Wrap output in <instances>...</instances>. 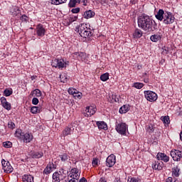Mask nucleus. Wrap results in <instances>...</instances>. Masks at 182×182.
Returning a JSON list of instances; mask_svg holds the SVG:
<instances>
[{
  "mask_svg": "<svg viewBox=\"0 0 182 182\" xmlns=\"http://www.w3.org/2000/svg\"><path fill=\"white\" fill-rule=\"evenodd\" d=\"M138 26L145 32H154L157 29V23L146 14H142L137 19Z\"/></svg>",
  "mask_w": 182,
  "mask_h": 182,
  "instance_id": "nucleus-1",
  "label": "nucleus"
},
{
  "mask_svg": "<svg viewBox=\"0 0 182 182\" xmlns=\"http://www.w3.org/2000/svg\"><path fill=\"white\" fill-rule=\"evenodd\" d=\"M156 18L158 21H163L165 25H170L174 22L176 18L170 12H164V10L159 9L156 14Z\"/></svg>",
  "mask_w": 182,
  "mask_h": 182,
  "instance_id": "nucleus-2",
  "label": "nucleus"
},
{
  "mask_svg": "<svg viewBox=\"0 0 182 182\" xmlns=\"http://www.w3.org/2000/svg\"><path fill=\"white\" fill-rule=\"evenodd\" d=\"M78 33L81 38H89L91 35L90 28L86 26V24L82 23L78 27Z\"/></svg>",
  "mask_w": 182,
  "mask_h": 182,
  "instance_id": "nucleus-3",
  "label": "nucleus"
},
{
  "mask_svg": "<svg viewBox=\"0 0 182 182\" xmlns=\"http://www.w3.org/2000/svg\"><path fill=\"white\" fill-rule=\"evenodd\" d=\"M144 95L148 102H156L158 99L157 94L151 90L144 91Z\"/></svg>",
  "mask_w": 182,
  "mask_h": 182,
  "instance_id": "nucleus-4",
  "label": "nucleus"
},
{
  "mask_svg": "<svg viewBox=\"0 0 182 182\" xmlns=\"http://www.w3.org/2000/svg\"><path fill=\"white\" fill-rule=\"evenodd\" d=\"M128 126L126 123L124 122H121L119 124H117L116 125V130L117 132V133H119V134H122L123 136H126V131L128 129Z\"/></svg>",
  "mask_w": 182,
  "mask_h": 182,
  "instance_id": "nucleus-5",
  "label": "nucleus"
},
{
  "mask_svg": "<svg viewBox=\"0 0 182 182\" xmlns=\"http://www.w3.org/2000/svg\"><path fill=\"white\" fill-rule=\"evenodd\" d=\"M51 66L53 68H58L59 69H63V68H66V62L63 59H55L51 63Z\"/></svg>",
  "mask_w": 182,
  "mask_h": 182,
  "instance_id": "nucleus-6",
  "label": "nucleus"
},
{
  "mask_svg": "<svg viewBox=\"0 0 182 182\" xmlns=\"http://www.w3.org/2000/svg\"><path fill=\"white\" fill-rule=\"evenodd\" d=\"M97 109L95 106H88L85 107V109L84 110L83 114L85 117H92L95 113H96V111Z\"/></svg>",
  "mask_w": 182,
  "mask_h": 182,
  "instance_id": "nucleus-7",
  "label": "nucleus"
},
{
  "mask_svg": "<svg viewBox=\"0 0 182 182\" xmlns=\"http://www.w3.org/2000/svg\"><path fill=\"white\" fill-rule=\"evenodd\" d=\"M1 164L4 173L9 174L10 173H12L14 171V168L12 167V166H11L9 161H5V159H2Z\"/></svg>",
  "mask_w": 182,
  "mask_h": 182,
  "instance_id": "nucleus-8",
  "label": "nucleus"
},
{
  "mask_svg": "<svg viewBox=\"0 0 182 182\" xmlns=\"http://www.w3.org/2000/svg\"><path fill=\"white\" fill-rule=\"evenodd\" d=\"M170 154L174 161H180L182 159V151L173 149Z\"/></svg>",
  "mask_w": 182,
  "mask_h": 182,
  "instance_id": "nucleus-9",
  "label": "nucleus"
},
{
  "mask_svg": "<svg viewBox=\"0 0 182 182\" xmlns=\"http://www.w3.org/2000/svg\"><path fill=\"white\" fill-rule=\"evenodd\" d=\"M68 177L69 178H75V180H79L80 178V172L79 171V169L77 168H72Z\"/></svg>",
  "mask_w": 182,
  "mask_h": 182,
  "instance_id": "nucleus-10",
  "label": "nucleus"
},
{
  "mask_svg": "<svg viewBox=\"0 0 182 182\" xmlns=\"http://www.w3.org/2000/svg\"><path fill=\"white\" fill-rule=\"evenodd\" d=\"M36 34L40 37L45 36V33H46V29L43 24L39 23L36 26Z\"/></svg>",
  "mask_w": 182,
  "mask_h": 182,
  "instance_id": "nucleus-11",
  "label": "nucleus"
},
{
  "mask_svg": "<svg viewBox=\"0 0 182 182\" xmlns=\"http://www.w3.org/2000/svg\"><path fill=\"white\" fill-rule=\"evenodd\" d=\"M116 164V156L114 154H111L107 158L106 166L107 167H113Z\"/></svg>",
  "mask_w": 182,
  "mask_h": 182,
  "instance_id": "nucleus-12",
  "label": "nucleus"
},
{
  "mask_svg": "<svg viewBox=\"0 0 182 182\" xmlns=\"http://www.w3.org/2000/svg\"><path fill=\"white\" fill-rule=\"evenodd\" d=\"M68 92L70 94L73 95V96L75 99H78L79 100H80V99H82V97H83V94L82 92H79L76 89H73V90L69 89Z\"/></svg>",
  "mask_w": 182,
  "mask_h": 182,
  "instance_id": "nucleus-13",
  "label": "nucleus"
},
{
  "mask_svg": "<svg viewBox=\"0 0 182 182\" xmlns=\"http://www.w3.org/2000/svg\"><path fill=\"white\" fill-rule=\"evenodd\" d=\"M156 159L158 160H161L162 161H164V163H168V161H170V157L166 154L161 152H159L157 154Z\"/></svg>",
  "mask_w": 182,
  "mask_h": 182,
  "instance_id": "nucleus-14",
  "label": "nucleus"
},
{
  "mask_svg": "<svg viewBox=\"0 0 182 182\" xmlns=\"http://www.w3.org/2000/svg\"><path fill=\"white\" fill-rule=\"evenodd\" d=\"M65 176L62 175V172H55L53 174V182H60L61 180H64Z\"/></svg>",
  "mask_w": 182,
  "mask_h": 182,
  "instance_id": "nucleus-15",
  "label": "nucleus"
},
{
  "mask_svg": "<svg viewBox=\"0 0 182 182\" xmlns=\"http://www.w3.org/2000/svg\"><path fill=\"white\" fill-rule=\"evenodd\" d=\"M0 100H1V105L4 109H6V110H11V109H12L11 103L6 101V98L5 97H1Z\"/></svg>",
  "mask_w": 182,
  "mask_h": 182,
  "instance_id": "nucleus-16",
  "label": "nucleus"
},
{
  "mask_svg": "<svg viewBox=\"0 0 182 182\" xmlns=\"http://www.w3.org/2000/svg\"><path fill=\"white\" fill-rule=\"evenodd\" d=\"M55 164L53 163H49L43 171V174H50L53 169H55Z\"/></svg>",
  "mask_w": 182,
  "mask_h": 182,
  "instance_id": "nucleus-17",
  "label": "nucleus"
},
{
  "mask_svg": "<svg viewBox=\"0 0 182 182\" xmlns=\"http://www.w3.org/2000/svg\"><path fill=\"white\" fill-rule=\"evenodd\" d=\"M164 167V164L163 162L154 161L152 164V168L154 170H163Z\"/></svg>",
  "mask_w": 182,
  "mask_h": 182,
  "instance_id": "nucleus-18",
  "label": "nucleus"
},
{
  "mask_svg": "<svg viewBox=\"0 0 182 182\" xmlns=\"http://www.w3.org/2000/svg\"><path fill=\"white\" fill-rule=\"evenodd\" d=\"M161 38H163V34L160 32L152 35L150 37V39L152 42H159V41H161Z\"/></svg>",
  "mask_w": 182,
  "mask_h": 182,
  "instance_id": "nucleus-19",
  "label": "nucleus"
},
{
  "mask_svg": "<svg viewBox=\"0 0 182 182\" xmlns=\"http://www.w3.org/2000/svg\"><path fill=\"white\" fill-rule=\"evenodd\" d=\"M24 143H31V140H33V135L29 133H26L23 135V138H21Z\"/></svg>",
  "mask_w": 182,
  "mask_h": 182,
  "instance_id": "nucleus-20",
  "label": "nucleus"
},
{
  "mask_svg": "<svg viewBox=\"0 0 182 182\" xmlns=\"http://www.w3.org/2000/svg\"><path fill=\"white\" fill-rule=\"evenodd\" d=\"M134 39H139L143 36V31L139 28H136L132 34Z\"/></svg>",
  "mask_w": 182,
  "mask_h": 182,
  "instance_id": "nucleus-21",
  "label": "nucleus"
},
{
  "mask_svg": "<svg viewBox=\"0 0 182 182\" xmlns=\"http://www.w3.org/2000/svg\"><path fill=\"white\" fill-rule=\"evenodd\" d=\"M96 124L100 130H107V124L103 121H97Z\"/></svg>",
  "mask_w": 182,
  "mask_h": 182,
  "instance_id": "nucleus-22",
  "label": "nucleus"
},
{
  "mask_svg": "<svg viewBox=\"0 0 182 182\" xmlns=\"http://www.w3.org/2000/svg\"><path fill=\"white\" fill-rule=\"evenodd\" d=\"M95 14L93 11L88 10L84 12L83 17L85 19H90V18H93L95 16Z\"/></svg>",
  "mask_w": 182,
  "mask_h": 182,
  "instance_id": "nucleus-23",
  "label": "nucleus"
},
{
  "mask_svg": "<svg viewBox=\"0 0 182 182\" xmlns=\"http://www.w3.org/2000/svg\"><path fill=\"white\" fill-rule=\"evenodd\" d=\"M72 134V128L69 127H66L62 132L61 136L66 137V136H69Z\"/></svg>",
  "mask_w": 182,
  "mask_h": 182,
  "instance_id": "nucleus-24",
  "label": "nucleus"
},
{
  "mask_svg": "<svg viewBox=\"0 0 182 182\" xmlns=\"http://www.w3.org/2000/svg\"><path fill=\"white\" fill-rule=\"evenodd\" d=\"M154 129H156V127L154 124L151 123L146 126V130L149 134L154 133Z\"/></svg>",
  "mask_w": 182,
  "mask_h": 182,
  "instance_id": "nucleus-25",
  "label": "nucleus"
},
{
  "mask_svg": "<svg viewBox=\"0 0 182 182\" xmlns=\"http://www.w3.org/2000/svg\"><path fill=\"white\" fill-rule=\"evenodd\" d=\"M78 16L77 15H70L68 17V25H70V23H73V22H76L77 21Z\"/></svg>",
  "mask_w": 182,
  "mask_h": 182,
  "instance_id": "nucleus-26",
  "label": "nucleus"
},
{
  "mask_svg": "<svg viewBox=\"0 0 182 182\" xmlns=\"http://www.w3.org/2000/svg\"><path fill=\"white\" fill-rule=\"evenodd\" d=\"M31 112L33 114H36V113H41V112H42V107H32L31 109Z\"/></svg>",
  "mask_w": 182,
  "mask_h": 182,
  "instance_id": "nucleus-27",
  "label": "nucleus"
},
{
  "mask_svg": "<svg viewBox=\"0 0 182 182\" xmlns=\"http://www.w3.org/2000/svg\"><path fill=\"white\" fill-rule=\"evenodd\" d=\"M11 14L13 16H18L19 14H21V10L19 9V7L14 6L13 9L11 11Z\"/></svg>",
  "mask_w": 182,
  "mask_h": 182,
  "instance_id": "nucleus-28",
  "label": "nucleus"
},
{
  "mask_svg": "<svg viewBox=\"0 0 182 182\" xmlns=\"http://www.w3.org/2000/svg\"><path fill=\"white\" fill-rule=\"evenodd\" d=\"M129 110L130 107H129V105H123L119 109V113H121V114H123L124 113H127V112H129Z\"/></svg>",
  "mask_w": 182,
  "mask_h": 182,
  "instance_id": "nucleus-29",
  "label": "nucleus"
},
{
  "mask_svg": "<svg viewBox=\"0 0 182 182\" xmlns=\"http://www.w3.org/2000/svg\"><path fill=\"white\" fill-rule=\"evenodd\" d=\"M32 159H41V157H43V152H33L31 154Z\"/></svg>",
  "mask_w": 182,
  "mask_h": 182,
  "instance_id": "nucleus-30",
  "label": "nucleus"
},
{
  "mask_svg": "<svg viewBox=\"0 0 182 182\" xmlns=\"http://www.w3.org/2000/svg\"><path fill=\"white\" fill-rule=\"evenodd\" d=\"M23 182H33V176L31 175H24L23 176Z\"/></svg>",
  "mask_w": 182,
  "mask_h": 182,
  "instance_id": "nucleus-31",
  "label": "nucleus"
},
{
  "mask_svg": "<svg viewBox=\"0 0 182 182\" xmlns=\"http://www.w3.org/2000/svg\"><path fill=\"white\" fill-rule=\"evenodd\" d=\"M80 4V0H70L68 4L69 8H75L77 4Z\"/></svg>",
  "mask_w": 182,
  "mask_h": 182,
  "instance_id": "nucleus-32",
  "label": "nucleus"
},
{
  "mask_svg": "<svg viewBox=\"0 0 182 182\" xmlns=\"http://www.w3.org/2000/svg\"><path fill=\"white\" fill-rule=\"evenodd\" d=\"M31 95L32 96L35 95L36 97H41V96H42V92H41V90L39 89H36L33 92H31Z\"/></svg>",
  "mask_w": 182,
  "mask_h": 182,
  "instance_id": "nucleus-33",
  "label": "nucleus"
},
{
  "mask_svg": "<svg viewBox=\"0 0 182 182\" xmlns=\"http://www.w3.org/2000/svg\"><path fill=\"white\" fill-rule=\"evenodd\" d=\"M25 133L22 132V129H16L15 132V136L18 137V139H22Z\"/></svg>",
  "mask_w": 182,
  "mask_h": 182,
  "instance_id": "nucleus-34",
  "label": "nucleus"
},
{
  "mask_svg": "<svg viewBox=\"0 0 182 182\" xmlns=\"http://www.w3.org/2000/svg\"><path fill=\"white\" fill-rule=\"evenodd\" d=\"M68 0H51L52 5H61V4H66Z\"/></svg>",
  "mask_w": 182,
  "mask_h": 182,
  "instance_id": "nucleus-35",
  "label": "nucleus"
},
{
  "mask_svg": "<svg viewBox=\"0 0 182 182\" xmlns=\"http://www.w3.org/2000/svg\"><path fill=\"white\" fill-rule=\"evenodd\" d=\"M78 60H82V62H86V60H87V55H86V53L81 52V53H80Z\"/></svg>",
  "mask_w": 182,
  "mask_h": 182,
  "instance_id": "nucleus-36",
  "label": "nucleus"
},
{
  "mask_svg": "<svg viewBox=\"0 0 182 182\" xmlns=\"http://www.w3.org/2000/svg\"><path fill=\"white\" fill-rule=\"evenodd\" d=\"M100 80H102V82H107V80H109V73L101 75Z\"/></svg>",
  "mask_w": 182,
  "mask_h": 182,
  "instance_id": "nucleus-37",
  "label": "nucleus"
},
{
  "mask_svg": "<svg viewBox=\"0 0 182 182\" xmlns=\"http://www.w3.org/2000/svg\"><path fill=\"white\" fill-rule=\"evenodd\" d=\"M116 99L117 96L115 94H112L109 95L108 100L109 102H110V103H116V102H117Z\"/></svg>",
  "mask_w": 182,
  "mask_h": 182,
  "instance_id": "nucleus-38",
  "label": "nucleus"
},
{
  "mask_svg": "<svg viewBox=\"0 0 182 182\" xmlns=\"http://www.w3.org/2000/svg\"><path fill=\"white\" fill-rule=\"evenodd\" d=\"M172 174L175 177H178L180 176V168H178V166H176L173 169Z\"/></svg>",
  "mask_w": 182,
  "mask_h": 182,
  "instance_id": "nucleus-39",
  "label": "nucleus"
},
{
  "mask_svg": "<svg viewBox=\"0 0 182 182\" xmlns=\"http://www.w3.org/2000/svg\"><path fill=\"white\" fill-rule=\"evenodd\" d=\"M59 157H60L61 161H66V160H69V159H70L69 155H68V154H66V153L59 155Z\"/></svg>",
  "mask_w": 182,
  "mask_h": 182,
  "instance_id": "nucleus-40",
  "label": "nucleus"
},
{
  "mask_svg": "<svg viewBox=\"0 0 182 182\" xmlns=\"http://www.w3.org/2000/svg\"><path fill=\"white\" fill-rule=\"evenodd\" d=\"M161 120L164 124H170V117L168 116L161 117Z\"/></svg>",
  "mask_w": 182,
  "mask_h": 182,
  "instance_id": "nucleus-41",
  "label": "nucleus"
},
{
  "mask_svg": "<svg viewBox=\"0 0 182 182\" xmlns=\"http://www.w3.org/2000/svg\"><path fill=\"white\" fill-rule=\"evenodd\" d=\"M13 93V91H12V89H8L6 88L4 91V96L6 97H9V96H11V95H12Z\"/></svg>",
  "mask_w": 182,
  "mask_h": 182,
  "instance_id": "nucleus-42",
  "label": "nucleus"
},
{
  "mask_svg": "<svg viewBox=\"0 0 182 182\" xmlns=\"http://www.w3.org/2000/svg\"><path fill=\"white\" fill-rule=\"evenodd\" d=\"M143 86H144V84L141 82H135L134 83V85H133V87H136V89H141Z\"/></svg>",
  "mask_w": 182,
  "mask_h": 182,
  "instance_id": "nucleus-43",
  "label": "nucleus"
},
{
  "mask_svg": "<svg viewBox=\"0 0 182 182\" xmlns=\"http://www.w3.org/2000/svg\"><path fill=\"white\" fill-rule=\"evenodd\" d=\"M3 146L6 149H11V147H12V142H11V141H5V142L3 143Z\"/></svg>",
  "mask_w": 182,
  "mask_h": 182,
  "instance_id": "nucleus-44",
  "label": "nucleus"
},
{
  "mask_svg": "<svg viewBox=\"0 0 182 182\" xmlns=\"http://www.w3.org/2000/svg\"><path fill=\"white\" fill-rule=\"evenodd\" d=\"M16 125L15 123L12 122H9L8 123V128L9 129H11V130H14V129H15Z\"/></svg>",
  "mask_w": 182,
  "mask_h": 182,
  "instance_id": "nucleus-45",
  "label": "nucleus"
},
{
  "mask_svg": "<svg viewBox=\"0 0 182 182\" xmlns=\"http://www.w3.org/2000/svg\"><path fill=\"white\" fill-rule=\"evenodd\" d=\"M81 52H75L73 53V57L74 59H77L79 60V58L80 56Z\"/></svg>",
  "mask_w": 182,
  "mask_h": 182,
  "instance_id": "nucleus-46",
  "label": "nucleus"
},
{
  "mask_svg": "<svg viewBox=\"0 0 182 182\" xmlns=\"http://www.w3.org/2000/svg\"><path fill=\"white\" fill-rule=\"evenodd\" d=\"M99 164V159L97 158H94L92 160V166L93 167H97V164Z\"/></svg>",
  "mask_w": 182,
  "mask_h": 182,
  "instance_id": "nucleus-47",
  "label": "nucleus"
},
{
  "mask_svg": "<svg viewBox=\"0 0 182 182\" xmlns=\"http://www.w3.org/2000/svg\"><path fill=\"white\" fill-rule=\"evenodd\" d=\"M73 14H79L80 12V8H75L71 10Z\"/></svg>",
  "mask_w": 182,
  "mask_h": 182,
  "instance_id": "nucleus-48",
  "label": "nucleus"
},
{
  "mask_svg": "<svg viewBox=\"0 0 182 182\" xmlns=\"http://www.w3.org/2000/svg\"><path fill=\"white\" fill-rule=\"evenodd\" d=\"M32 103L33 105H38V103H39V100L36 97H33V100H32Z\"/></svg>",
  "mask_w": 182,
  "mask_h": 182,
  "instance_id": "nucleus-49",
  "label": "nucleus"
},
{
  "mask_svg": "<svg viewBox=\"0 0 182 182\" xmlns=\"http://www.w3.org/2000/svg\"><path fill=\"white\" fill-rule=\"evenodd\" d=\"M168 53V48L164 47L163 48L162 55H167Z\"/></svg>",
  "mask_w": 182,
  "mask_h": 182,
  "instance_id": "nucleus-50",
  "label": "nucleus"
},
{
  "mask_svg": "<svg viewBox=\"0 0 182 182\" xmlns=\"http://www.w3.org/2000/svg\"><path fill=\"white\" fill-rule=\"evenodd\" d=\"M21 21H24V22H26V21H28V16H26V15H23L21 16V17L20 18Z\"/></svg>",
  "mask_w": 182,
  "mask_h": 182,
  "instance_id": "nucleus-51",
  "label": "nucleus"
},
{
  "mask_svg": "<svg viewBox=\"0 0 182 182\" xmlns=\"http://www.w3.org/2000/svg\"><path fill=\"white\" fill-rule=\"evenodd\" d=\"M99 182H107V180L105 177H102L100 178Z\"/></svg>",
  "mask_w": 182,
  "mask_h": 182,
  "instance_id": "nucleus-52",
  "label": "nucleus"
},
{
  "mask_svg": "<svg viewBox=\"0 0 182 182\" xmlns=\"http://www.w3.org/2000/svg\"><path fill=\"white\" fill-rule=\"evenodd\" d=\"M128 182H139L135 178H132L130 180H128Z\"/></svg>",
  "mask_w": 182,
  "mask_h": 182,
  "instance_id": "nucleus-53",
  "label": "nucleus"
},
{
  "mask_svg": "<svg viewBox=\"0 0 182 182\" xmlns=\"http://www.w3.org/2000/svg\"><path fill=\"white\" fill-rule=\"evenodd\" d=\"M77 181H79V180L75 179V178H70L68 182H77Z\"/></svg>",
  "mask_w": 182,
  "mask_h": 182,
  "instance_id": "nucleus-54",
  "label": "nucleus"
},
{
  "mask_svg": "<svg viewBox=\"0 0 182 182\" xmlns=\"http://www.w3.org/2000/svg\"><path fill=\"white\" fill-rule=\"evenodd\" d=\"M166 182H173V178L172 177H168L166 179Z\"/></svg>",
  "mask_w": 182,
  "mask_h": 182,
  "instance_id": "nucleus-55",
  "label": "nucleus"
},
{
  "mask_svg": "<svg viewBox=\"0 0 182 182\" xmlns=\"http://www.w3.org/2000/svg\"><path fill=\"white\" fill-rule=\"evenodd\" d=\"M79 182H87V180H86L85 177H82V178L79 181Z\"/></svg>",
  "mask_w": 182,
  "mask_h": 182,
  "instance_id": "nucleus-56",
  "label": "nucleus"
},
{
  "mask_svg": "<svg viewBox=\"0 0 182 182\" xmlns=\"http://www.w3.org/2000/svg\"><path fill=\"white\" fill-rule=\"evenodd\" d=\"M86 4H87V0H83V5L86 6Z\"/></svg>",
  "mask_w": 182,
  "mask_h": 182,
  "instance_id": "nucleus-57",
  "label": "nucleus"
},
{
  "mask_svg": "<svg viewBox=\"0 0 182 182\" xmlns=\"http://www.w3.org/2000/svg\"><path fill=\"white\" fill-rule=\"evenodd\" d=\"M31 80H34V79H36V76L33 75V76H31Z\"/></svg>",
  "mask_w": 182,
  "mask_h": 182,
  "instance_id": "nucleus-58",
  "label": "nucleus"
},
{
  "mask_svg": "<svg viewBox=\"0 0 182 182\" xmlns=\"http://www.w3.org/2000/svg\"><path fill=\"white\" fill-rule=\"evenodd\" d=\"M114 182H122L118 178H115Z\"/></svg>",
  "mask_w": 182,
  "mask_h": 182,
  "instance_id": "nucleus-59",
  "label": "nucleus"
},
{
  "mask_svg": "<svg viewBox=\"0 0 182 182\" xmlns=\"http://www.w3.org/2000/svg\"><path fill=\"white\" fill-rule=\"evenodd\" d=\"M165 62H166V60L164 59L161 60V63H164Z\"/></svg>",
  "mask_w": 182,
  "mask_h": 182,
  "instance_id": "nucleus-60",
  "label": "nucleus"
}]
</instances>
